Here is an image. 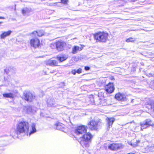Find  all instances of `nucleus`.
Listing matches in <instances>:
<instances>
[{
  "mask_svg": "<svg viewBox=\"0 0 154 154\" xmlns=\"http://www.w3.org/2000/svg\"><path fill=\"white\" fill-rule=\"evenodd\" d=\"M29 124L25 122H20L17 126V129L14 130V133L18 135L21 133H26L29 129Z\"/></svg>",
  "mask_w": 154,
  "mask_h": 154,
  "instance_id": "nucleus-1",
  "label": "nucleus"
},
{
  "mask_svg": "<svg viewBox=\"0 0 154 154\" xmlns=\"http://www.w3.org/2000/svg\"><path fill=\"white\" fill-rule=\"evenodd\" d=\"M92 137V136L90 133H87L80 138V143L83 147H88L89 146Z\"/></svg>",
  "mask_w": 154,
  "mask_h": 154,
  "instance_id": "nucleus-2",
  "label": "nucleus"
},
{
  "mask_svg": "<svg viewBox=\"0 0 154 154\" xmlns=\"http://www.w3.org/2000/svg\"><path fill=\"white\" fill-rule=\"evenodd\" d=\"M108 34L104 32H98L94 35L95 39L99 42H105L108 38Z\"/></svg>",
  "mask_w": 154,
  "mask_h": 154,
  "instance_id": "nucleus-3",
  "label": "nucleus"
},
{
  "mask_svg": "<svg viewBox=\"0 0 154 154\" xmlns=\"http://www.w3.org/2000/svg\"><path fill=\"white\" fill-rule=\"evenodd\" d=\"M141 126V129L143 130V129L147 127L151 126L154 127V124L152 123V122L149 119H147L140 123Z\"/></svg>",
  "mask_w": 154,
  "mask_h": 154,
  "instance_id": "nucleus-4",
  "label": "nucleus"
},
{
  "mask_svg": "<svg viewBox=\"0 0 154 154\" xmlns=\"http://www.w3.org/2000/svg\"><path fill=\"white\" fill-rule=\"evenodd\" d=\"M86 132V127L82 125L78 126L75 129V132L77 135L82 134Z\"/></svg>",
  "mask_w": 154,
  "mask_h": 154,
  "instance_id": "nucleus-5",
  "label": "nucleus"
},
{
  "mask_svg": "<svg viewBox=\"0 0 154 154\" xmlns=\"http://www.w3.org/2000/svg\"><path fill=\"white\" fill-rule=\"evenodd\" d=\"M98 122L95 120H92L90 121L88 124L89 128L91 130H96L98 127Z\"/></svg>",
  "mask_w": 154,
  "mask_h": 154,
  "instance_id": "nucleus-6",
  "label": "nucleus"
},
{
  "mask_svg": "<svg viewBox=\"0 0 154 154\" xmlns=\"http://www.w3.org/2000/svg\"><path fill=\"white\" fill-rule=\"evenodd\" d=\"M123 146L121 143H115L110 144L109 145L108 148L112 150H115L119 149L122 148Z\"/></svg>",
  "mask_w": 154,
  "mask_h": 154,
  "instance_id": "nucleus-7",
  "label": "nucleus"
},
{
  "mask_svg": "<svg viewBox=\"0 0 154 154\" xmlns=\"http://www.w3.org/2000/svg\"><path fill=\"white\" fill-rule=\"evenodd\" d=\"M46 33L45 32L42 30H39L38 31H34L32 32L30 34V35L32 37H36V35L39 37H41L43 35H46Z\"/></svg>",
  "mask_w": 154,
  "mask_h": 154,
  "instance_id": "nucleus-8",
  "label": "nucleus"
},
{
  "mask_svg": "<svg viewBox=\"0 0 154 154\" xmlns=\"http://www.w3.org/2000/svg\"><path fill=\"white\" fill-rule=\"evenodd\" d=\"M114 90L113 84L112 83H109L106 85L105 87V90L106 92L109 93H112Z\"/></svg>",
  "mask_w": 154,
  "mask_h": 154,
  "instance_id": "nucleus-9",
  "label": "nucleus"
},
{
  "mask_svg": "<svg viewBox=\"0 0 154 154\" xmlns=\"http://www.w3.org/2000/svg\"><path fill=\"white\" fill-rule=\"evenodd\" d=\"M106 120L107 125V129L108 130L111 127H112V125L115 121V119L114 118H108L107 117L106 119Z\"/></svg>",
  "mask_w": 154,
  "mask_h": 154,
  "instance_id": "nucleus-10",
  "label": "nucleus"
},
{
  "mask_svg": "<svg viewBox=\"0 0 154 154\" xmlns=\"http://www.w3.org/2000/svg\"><path fill=\"white\" fill-rule=\"evenodd\" d=\"M115 97L118 100L122 101H125L126 100L125 96L120 93L117 94L115 95Z\"/></svg>",
  "mask_w": 154,
  "mask_h": 154,
  "instance_id": "nucleus-11",
  "label": "nucleus"
},
{
  "mask_svg": "<svg viewBox=\"0 0 154 154\" xmlns=\"http://www.w3.org/2000/svg\"><path fill=\"white\" fill-rule=\"evenodd\" d=\"M30 44L33 47H38L39 45V40L37 38L32 39L31 40Z\"/></svg>",
  "mask_w": 154,
  "mask_h": 154,
  "instance_id": "nucleus-12",
  "label": "nucleus"
},
{
  "mask_svg": "<svg viewBox=\"0 0 154 154\" xmlns=\"http://www.w3.org/2000/svg\"><path fill=\"white\" fill-rule=\"evenodd\" d=\"M66 45L65 42H63L58 41L56 42V48L58 51H61L63 50L64 47Z\"/></svg>",
  "mask_w": 154,
  "mask_h": 154,
  "instance_id": "nucleus-13",
  "label": "nucleus"
},
{
  "mask_svg": "<svg viewBox=\"0 0 154 154\" xmlns=\"http://www.w3.org/2000/svg\"><path fill=\"white\" fill-rule=\"evenodd\" d=\"M24 96L25 100L28 102L32 101L35 97L29 92H28L26 94H25Z\"/></svg>",
  "mask_w": 154,
  "mask_h": 154,
  "instance_id": "nucleus-14",
  "label": "nucleus"
},
{
  "mask_svg": "<svg viewBox=\"0 0 154 154\" xmlns=\"http://www.w3.org/2000/svg\"><path fill=\"white\" fill-rule=\"evenodd\" d=\"M32 11V9L31 8H24L22 11V12L23 15L24 16L29 15V13Z\"/></svg>",
  "mask_w": 154,
  "mask_h": 154,
  "instance_id": "nucleus-15",
  "label": "nucleus"
},
{
  "mask_svg": "<svg viewBox=\"0 0 154 154\" xmlns=\"http://www.w3.org/2000/svg\"><path fill=\"white\" fill-rule=\"evenodd\" d=\"M46 64L51 66H54L57 65L58 62L56 60L50 59L46 62Z\"/></svg>",
  "mask_w": 154,
  "mask_h": 154,
  "instance_id": "nucleus-16",
  "label": "nucleus"
},
{
  "mask_svg": "<svg viewBox=\"0 0 154 154\" xmlns=\"http://www.w3.org/2000/svg\"><path fill=\"white\" fill-rule=\"evenodd\" d=\"M12 32L11 30H9L7 32H4L0 35V38L4 39L7 36L10 35Z\"/></svg>",
  "mask_w": 154,
  "mask_h": 154,
  "instance_id": "nucleus-17",
  "label": "nucleus"
},
{
  "mask_svg": "<svg viewBox=\"0 0 154 154\" xmlns=\"http://www.w3.org/2000/svg\"><path fill=\"white\" fill-rule=\"evenodd\" d=\"M47 104L48 106L51 107H56V106L55 103V101H54L53 99L52 98L48 100Z\"/></svg>",
  "mask_w": 154,
  "mask_h": 154,
  "instance_id": "nucleus-18",
  "label": "nucleus"
},
{
  "mask_svg": "<svg viewBox=\"0 0 154 154\" xmlns=\"http://www.w3.org/2000/svg\"><path fill=\"white\" fill-rule=\"evenodd\" d=\"M68 55L64 54L61 57H57V59L60 61V62H63L68 57Z\"/></svg>",
  "mask_w": 154,
  "mask_h": 154,
  "instance_id": "nucleus-19",
  "label": "nucleus"
},
{
  "mask_svg": "<svg viewBox=\"0 0 154 154\" xmlns=\"http://www.w3.org/2000/svg\"><path fill=\"white\" fill-rule=\"evenodd\" d=\"M82 50L81 48L77 46H75L72 48V53L73 54H75L79 51H81Z\"/></svg>",
  "mask_w": 154,
  "mask_h": 154,
  "instance_id": "nucleus-20",
  "label": "nucleus"
},
{
  "mask_svg": "<svg viewBox=\"0 0 154 154\" xmlns=\"http://www.w3.org/2000/svg\"><path fill=\"white\" fill-rule=\"evenodd\" d=\"M3 96L5 97L13 99L14 97V94L12 93H5L3 94Z\"/></svg>",
  "mask_w": 154,
  "mask_h": 154,
  "instance_id": "nucleus-21",
  "label": "nucleus"
},
{
  "mask_svg": "<svg viewBox=\"0 0 154 154\" xmlns=\"http://www.w3.org/2000/svg\"><path fill=\"white\" fill-rule=\"evenodd\" d=\"M36 131V130L35 128V125L34 123H33L32 124V130L29 133V136H30L31 134L35 132Z\"/></svg>",
  "mask_w": 154,
  "mask_h": 154,
  "instance_id": "nucleus-22",
  "label": "nucleus"
},
{
  "mask_svg": "<svg viewBox=\"0 0 154 154\" xmlns=\"http://www.w3.org/2000/svg\"><path fill=\"white\" fill-rule=\"evenodd\" d=\"M63 125L60 123H58L56 125L57 129L59 130H62L63 128Z\"/></svg>",
  "mask_w": 154,
  "mask_h": 154,
  "instance_id": "nucleus-23",
  "label": "nucleus"
},
{
  "mask_svg": "<svg viewBox=\"0 0 154 154\" xmlns=\"http://www.w3.org/2000/svg\"><path fill=\"white\" fill-rule=\"evenodd\" d=\"M140 141L139 140H136V142L135 143H133V144L131 142H130L128 143V144L131 145V146H137V145L139 143Z\"/></svg>",
  "mask_w": 154,
  "mask_h": 154,
  "instance_id": "nucleus-24",
  "label": "nucleus"
},
{
  "mask_svg": "<svg viewBox=\"0 0 154 154\" xmlns=\"http://www.w3.org/2000/svg\"><path fill=\"white\" fill-rule=\"evenodd\" d=\"M136 39L134 38H130L127 39L126 41L127 42H134L136 41Z\"/></svg>",
  "mask_w": 154,
  "mask_h": 154,
  "instance_id": "nucleus-25",
  "label": "nucleus"
},
{
  "mask_svg": "<svg viewBox=\"0 0 154 154\" xmlns=\"http://www.w3.org/2000/svg\"><path fill=\"white\" fill-rule=\"evenodd\" d=\"M149 106L151 108H152L153 111L154 112V102L151 103Z\"/></svg>",
  "mask_w": 154,
  "mask_h": 154,
  "instance_id": "nucleus-26",
  "label": "nucleus"
},
{
  "mask_svg": "<svg viewBox=\"0 0 154 154\" xmlns=\"http://www.w3.org/2000/svg\"><path fill=\"white\" fill-rule=\"evenodd\" d=\"M58 3H52L50 4V5L51 6H55L57 5Z\"/></svg>",
  "mask_w": 154,
  "mask_h": 154,
  "instance_id": "nucleus-27",
  "label": "nucleus"
},
{
  "mask_svg": "<svg viewBox=\"0 0 154 154\" xmlns=\"http://www.w3.org/2000/svg\"><path fill=\"white\" fill-rule=\"evenodd\" d=\"M68 2V0H61V2L64 4H67Z\"/></svg>",
  "mask_w": 154,
  "mask_h": 154,
  "instance_id": "nucleus-28",
  "label": "nucleus"
},
{
  "mask_svg": "<svg viewBox=\"0 0 154 154\" xmlns=\"http://www.w3.org/2000/svg\"><path fill=\"white\" fill-rule=\"evenodd\" d=\"M82 70V69H81L79 68V69H78L77 70H76V72L78 73H79V74L80 73H81Z\"/></svg>",
  "mask_w": 154,
  "mask_h": 154,
  "instance_id": "nucleus-29",
  "label": "nucleus"
},
{
  "mask_svg": "<svg viewBox=\"0 0 154 154\" xmlns=\"http://www.w3.org/2000/svg\"><path fill=\"white\" fill-rule=\"evenodd\" d=\"M27 112H31V108L30 106H28L27 107Z\"/></svg>",
  "mask_w": 154,
  "mask_h": 154,
  "instance_id": "nucleus-30",
  "label": "nucleus"
},
{
  "mask_svg": "<svg viewBox=\"0 0 154 154\" xmlns=\"http://www.w3.org/2000/svg\"><path fill=\"white\" fill-rule=\"evenodd\" d=\"M72 73L73 74V75H75L76 74V71L75 69H73L72 71Z\"/></svg>",
  "mask_w": 154,
  "mask_h": 154,
  "instance_id": "nucleus-31",
  "label": "nucleus"
},
{
  "mask_svg": "<svg viewBox=\"0 0 154 154\" xmlns=\"http://www.w3.org/2000/svg\"><path fill=\"white\" fill-rule=\"evenodd\" d=\"M90 69V68L88 66H85V69L86 70H88Z\"/></svg>",
  "mask_w": 154,
  "mask_h": 154,
  "instance_id": "nucleus-32",
  "label": "nucleus"
},
{
  "mask_svg": "<svg viewBox=\"0 0 154 154\" xmlns=\"http://www.w3.org/2000/svg\"><path fill=\"white\" fill-rule=\"evenodd\" d=\"M99 101L100 102H99V104H98V103H97V105H103V103H102V102L101 101Z\"/></svg>",
  "mask_w": 154,
  "mask_h": 154,
  "instance_id": "nucleus-33",
  "label": "nucleus"
},
{
  "mask_svg": "<svg viewBox=\"0 0 154 154\" xmlns=\"http://www.w3.org/2000/svg\"><path fill=\"white\" fill-rule=\"evenodd\" d=\"M0 19H5V18L3 17H0Z\"/></svg>",
  "mask_w": 154,
  "mask_h": 154,
  "instance_id": "nucleus-34",
  "label": "nucleus"
},
{
  "mask_svg": "<svg viewBox=\"0 0 154 154\" xmlns=\"http://www.w3.org/2000/svg\"><path fill=\"white\" fill-rule=\"evenodd\" d=\"M135 154L134 153H129L128 154Z\"/></svg>",
  "mask_w": 154,
  "mask_h": 154,
  "instance_id": "nucleus-35",
  "label": "nucleus"
},
{
  "mask_svg": "<svg viewBox=\"0 0 154 154\" xmlns=\"http://www.w3.org/2000/svg\"><path fill=\"white\" fill-rule=\"evenodd\" d=\"M152 147H154V145H153V146H152Z\"/></svg>",
  "mask_w": 154,
  "mask_h": 154,
  "instance_id": "nucleus-36",
  "label": "nucleus"
}]
</instances>
